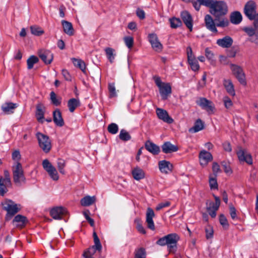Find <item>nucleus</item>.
<instances>
[{"mask_svg": "<svg viewBox=\"0 0 258 258\" xmlns=\"http://www.w3.org/2000/svg\"><path fill=\"white\" fill-rule=\"evenodd\" d=\"M198 104L208 112L213 111L214 107L212 105V102L205 98H201Z\"/></svg>", "mask_w": 258, "mask_h": 258, "instance_id": "obj_29", "label": "nucleus"}, {"mask_svg": "<svg viewBox=\"0 0 258 258\" xmlns=\"http://www.w3.org/2000/svg\"><path fill=\"white\" fill-rule=\"evenodd\" d=\"M217 0H196V1L193 2V7L195 10L199 11L201 8L202 5L205 6L209 8L210 9L212 7V5H214V3Z\"/></svg>", "mask_w": 258, "mask_h": 258, "instance_id": "obj_19", "label": "nucleus"}, {"mask_svg": "<svg viewBox=\"0 0 258 258\" xmlns=\"http://www.w3.org/2000/svg\"><path fill=\"white\" fill-rule=\"evenodd\" d=\"M95 200L96 198L94 196H87L81 200L80 203L83 206H89L95 202Z\"/></svg>", "mask_w": 258, "mask_h": 258, "instance_id": "obj_35", "label": "nucleus"}, {"mask_svg": "<svg viewBox=\"0 0 258 258\" xmlns=\"http://www.w3.org/2000/svg\"><path fill=\"white\" fill-rule=\"evenodd\" d=\"M3 208L7 212L6 216V220H9L18 211L19 209L17 207V205L11 200H8L2 203Z\"/></svg>", "mask_w": 258, "mask_h": 258, "instance_id": "obj_6", "label": "nucleus"}, {"mask_svg": "<svg viewBox=\"0 0 258 258\" xmlns=\"http://www.w3.org/2000/svg\"><path fill=\"white\" fill-rule=\"evenodd\" d=\"M204 22L206 28L213 33H217L218 30L217 27L220 28H225L229 25V20L222 19L221 20H216V18L214 19L209 14L206 15L204 18Z\"/></svg>", "mask_w": 258, "mask_h": 258, "instance_id": "obj_3", "label": "nucleus"}, {"mask_svg": "<svg viewBox=\"0 0 258 258\" xmlns=\"http://www.w3.org/2000/svg\"><path fill=\"white\" fill-rule=\"evenodd\" d=\"M148 39L152 47L154 50L157 52H160L162 50V44L159 41L157 35L156 34H149L148 35Z\"/></svg>", "mask_w": 258, "mask_h": 258, "instance_id": "obj_10", "label": "nucleus"}, {"mask_svg": "<svg viewBox=\"0 0 258 258\" xmlns=\"http://www.w3.org/2000/svg\"><path fill=\"white\" fill-rule=\"evenodd\" d=\"M61 23L64 32L70 36L73 35L74 34V29L72 23L65 20H62Z\"/></svg>", "mask_w": 258, "mask_h": 258, "instance_id": "obj_33", "label": "nucleus"}, {"mask_svg": "<svg viewBox=\"0 0 258 258\" xmlns=\"http://www.w3.org/2000/svg\"><path fill=\"white\" fill-rule=\"evenodd\" d=\"M214 198L215 200V202H211L209 204V206L207 208V210H213L217 211L219 208L220 205V198L213 195Z\"/></svg>", "mask_w": 258, "mask_h": 258, "instance_id": "obj_38", "label": "nucleus"}, {"mask_svg": "<svg viewBox=\"0 0 258 258\" xmlns=\"http://www.w3.org/2000/svg\"><path fill=\"white\" fill-rule=\"evenodd\" d=\"M229 214L233 220H236L238 219L236 214V210L233 205L229 206Z\"/></svg>", "mask_w": 258, "mask_h": 258, "instance_id": "obj_53", "label": "nucleus"}, {"mask_svg": "<svg viewBox=\"0 0 258 258\" xmlns=\"http://www.w3.org/2000/svg\"><path fill=\"white\" fill-rule=\"evenodd\" d=\"M132 174L136 180H140L145 177L144 171L139 167H136L132 170Z\"/></svg>", "mask_w": 258, "mask_h": 258, "instance_id": "obj_31", "label": "nucleus"}, {"mask_svg": "<svg viewBox=\"0 0 258 258\" xmlns=\"http://www.w3.org/2000/svg\"><path fill=\"white\" fill-rule=\"evenodd\" d=\"M159 89L163 100L167 99L168 96L171 93V87L169 83H163Z\"/></svg>", "mask_w": 258, "mask_h": 258, "instance_id": "obj_23", "label": "nucleus"}, {"mask_svg": "<svg viewBox=\"0 0 258 258\" xmlns=\"http://www.w3.org/2000/svg\"><path fill=\"white\" fill-rule=\"evenodd\" d=\"M39 57L45 64H50L53 58V55L48 50L41 49L38 51Z\"/></svg>", "mask_w": 258, "mask_h": 258, "instance_id": "obj_14", "label": "nucleus"}, {"mask_svg": "<svg viewBox=\"0 0 258 258\" xmlns=\"http://www.w3.org/2000/svg\"><path fill=\"white\" fill-rule=\"evenodd\" d=\"M162 152L165 154L175 152L178 150V147L170 142H166L161 146Z\"/></svg>", "mask_w": 258, "mask_h": 258, "instance_id": "obj_24", "label": "nucleus"}, {"mask_svg": "<svg viewBox=\"0 0 258 258\" xmlns=\"http://www.w3.org/2000/svg\"><path fill=\"white\" fill-rule=\"evenodd\" d=\"M243 30L249 36L251 37L250 41L258 45V32L257 30L254 27H245Z\"/></svg>", "mask_w": 258, "mask_h": 258, "instance_id": "obj_21", "label": "nucleus"}, {"mask_svg": "<svg viewBox=\"0 0 258 258\" xmlns=\"http://www.w3.org/2000/svg\"><path fill=\"white\" fill-rule=\"evenodd\" d=\"M36 137L41 150L45 153H49L52 148L51 141L49 137L40 132L36 134Z\"/></svg>", "mask_w": 258, "mask_h": 258, "instance_id": "obj_5", "label": "nucleus"}, {"mask_svg": "<svg viewBox=\"0 0 258 258\" xmlns=\"http://www.w3.org/2000/svg\"><path fill=\"white\" fill-rule=\"evenodd\" d=\"M12 159L15 160V162H19V160L21 159V154L18 150H16L12 153Z\"/></svg>", "mask_w": 258, "mask_h": 258, "instance_id": "obj_59", "label": "nucleus"}, {"mask_svg": "<svg viewBox=\"0 0 258 258\" xmlns=\"http://www.w3.org/2000/svg\"><path fill=\"white\" fill-rule=\"evenodd\" d=\"M93 236L94 238V242L95 243V245H93L94 247H96V249H97L98 251H101V250L102 249V245L100 243L99 238H98L95 232H93Z\"/></svg>", "mask_w": 258, "mask_h": 258, "instance_id": "obj_48", "label": "nucleus"}, {"mask_svg": "<svg viewBox=\"0 0 258 258\" xmlns=\"http://www.w3.org/2000/svg\"><path fill=\"white\" fill-rule=\"evenodd\" d=\"M188 62L193 71H197L200 69L198 60L195 58L188 59Z\"/></svg>", "mask_w": 258, "mask_h": 258, "instance_id": "obj_45", "label": "nucleus"}, {"mask_svg": "<svg viewBox=\"0 0 258 258\" xmlns=\"http://www.w3.org/2000/svg\"><path fill=\"white\" fill-rule=\"evenodd\" d=\"M105 51L107 58L109 61L112 63L114 59V50L110 47H107L105 49Z\"/></svg>", "mask_w": 258, "mask_h": 258, "instance_id": "obj_44", "label": "nucleus"}, {"mask_svg": "<svg viewBox=\"0 0 258 258\" xmlns=\"http://www.w3.org/2000/svg\"><path fill=\"white\" fill-rule=\"evenodd\" d=\"M118 137L121 141L124 142L128 141L131 139V136L130 134L124 129L120 130Z\"/></svg>", "mask_w": 258, "mask_h": 258, "instance_id": "obj_42", "label": "nucleus"}, {"mask_svg": "<svg viewBox=\"0 0 258 258\" xmlns=\"http://www.w3.org/2000/svg\"><path fill=\"white\" fill-rule=\"evenodd\" d=\"M80 102L75 98L70 99L68 102V106L71 112H73L75 109L79 105Z\"/></svg>", "mask_w": 258, "mask_h": 258, "instance_id": "obj_37", "label": "nucleus"}, {"mask_svg": "<svg viewBox=\"0 0 258 258\" xmlns=\"http://www.w3.org/2000/svg\"><path fill=\"white\" fill-rule=\"evenodd\" d=\"M67 213L66 209L62 207L52 208L50 211L51 216L55 220H60L62 216Z\"/></svg>", "mask_w": 258, "mask_h": 258, "instance_id": "obj_13", "label": "nucleus"}, {"mask_svg": "<svg viewBox=\"0 0 258 258\" xmlns=\"http://www.w3.org/2000/svg\"><path fill=\"white\" fill-rule=\"evenodd\" d=\"M124 43L126 46L130 49H131L134 44V38L131 36H126L123 38Z\"/></svg>", "mask_w": 258, "mask_h": 258, "instance_id": "obj_52", "label": "nucleus"}, {"mask_svg": "<svg viewBox=\"0 0 258 258\" xmlns=\"http://www.w3.org/2000/svg\"><path fill=\"white\" fill-rule=\"evenodd\" d=\"M2 180L0 181V195L4 196V195L8 191L7 187L5 186L3 183Z\"/></svg>", "mask_w": 258, "mask_h": 258, "instance_id": "obj_62", "label": "nucleus"}, {"mask_svg": "<svg viewBox=\"0 0 258 258\" xmlns=\"http://www.w3.org/2000/svg\"><path fill=\"white\" fill-rule=\"evenodd\" d=\"M223 85L227 91V92L231 96H234L235 92L234 88V85L230 80H224Z\"/></svg>", "mask_w": 258, "mask_h": 258, "instance_id": "obj_30", "label": "nucleus"}, {"mask_svg": "<svg viewBox=\"0 0 258 258\" xmlns=\"http://www.w3.org/2000/svg\"><path fill=\"white\" fill-rule=\"evenodd\" d=\"M237 155L241 162H245L249 165L252 164V157L246 151L240 149L237 151Z\"/></svg>", "mask_w": 258, "mask_h": 258, "instance_id": "obj_12", "label": "nucleus"}, {"mask_svg": "<svg viewBox=\"0 0 258 258\" xmlns=\"http://www.w3.org/2000/svg\"><path fill=\"white\" fill-rule=\"evenodd\" d=\"M244 14L249 20H253L258 15L256 12V4L253 1L246 3L244 8Z\"/></svg>", "mask_w": 258, "mask_h": 258, "instance_id": "obj_9", "label": "nucleus"}, {"mask_svg": "<svg viewBox=\"0 0 258 258\" xmlns=\"http://www.w3.org/2000/svg\"><path fill=\"white\" fill-rule=\"evenodd\" d=\"M204 124L201 119H198L195 122L194 125L188 130L189 133H196L204 128Z\"/></svg>", "mask_w": 258, "mask_h": 258, "instance_id": "obj_32", "label": "nucleus"}, {"mask_svg": "<svg viewBox=\"0 0 258 258\" xmlns=\"http://www.w3.org/2000/svg\"><path fill=\"white\" fill-rule=\"evenodd\" d=\"M50 98L52 103L55 106H58L60 104V99L57 98L56 95L53 91L50 92Z\"/></svg>", "mask_w": 258, "mask_h": 258, "instance_id": "obj_50", "label": "nucleus"}, {"mask_svg": "<svg viewBox=\"0 0 258 258\" xmlns=\"http://www.w3.org/2000/svg\"><path fill=\"white\" fill-rule=\"evenodd\" d=\"M242 19V15L240 12L236 11L232 13L230 16V21L232 24H238Z\"/></svg>", "mask_w": 258, "mask_h": 258, "instance_id": "obj_34", "label": "nucleus"}, {"mask_svg": "<svg viewBox=\"0 0 258 258\" xmlns=\"http://www.w3.org/2000/svg\"><path fill=\"white\" fill-rule=\"evenodd\" d=\"M96 247H94V246H92L86 250L83 253V256L84 258H94L92 256L96 252Z\"/></svg>", "mask_w": 258, "mask_h": 258, "instance_id": "obj_41", "label": "nucleus"}, {"mask_svg": "<svg viewBox=\"0 0 258 258\" xmlns=\"http://www.w3.org/2000/svg\"><path fill=\"white\" fill-rule=\"evenodd\" d=\"M145 148L154 155H158L160 152V147L150 140H148L145 143Z\"/></svg>", "mask_w": 258, "mask_h": 258, "instance_id": "obj_18", "label": "nucleus"}, {"mask_svg": "<svg viewBox=\"0 0 258 258\" xmlns=\"http://www.w3.org/2000/svg\"><path fill=\"white\" fill-rule=\"evenodd\" d=\"M108 90L110 93V97L112 98L116 96L114 83H109L108 84Z\"/></svg>", "mask_w": 258, "mask_h": 258, "instance_id": "obj_55", "label": "nucleus"}, {"mask_svg": "<svg viewBox=\"0 0 258 258\" xmlns=\"http://www.w3.org/2000/svg\"><path fill=\"white\" fill-rule=\"evenodd\" d=\"M118 126L115 123H111L107 127L108 132L112 135L116 134L118 132Z\"/></svg>", "mask_w": 258, "mask_h": 258, "instance_id": "obj_47", "label": "nucleus"}, {"mask_svg": "<svg viewBox=\"0 0 258 258\" xmlns=\"http://www.w3.org/2000/svg\"><path fill=\"white\" fill-rule=\"evenodd\" d=\"M230 68L233 74L238 80L239 83L243 85H246L245 76L242 68L239 66L231 63L230 64Z\"/></svg>", "mask_w": 258, "mask_h": 258, "instance_id": "obj_7", "label": "nucleus"}, {"mask_svg": "<svg viewBox=\"0 0 258 258\" xmlns=\"http://www.w3.org/2000/svg\"><path fill=\"white\" fill-rule=\"evenodd\" d=\"M136 14H137V16L140 19H144L145 17V13L143 10L138 9L137 10Z\"/></svg>", "mask_w": 258, "mask_h": 258, "instance_id": "obj_64", "label": "nucleus"}, {"mask_svg": "<svg viewBox=\"0 0 258 258\" xmlns=\"http://www.w3.org/2000/svg\"><path fill=\"white\" fill-rule=\"evenodd\" d=\"M200 164L203 166H206L213 159L212 154L205 150L201 151L199 154Z\"/></svg>", "mask_w": 258, "mask_h": 258, "instance_id": "obj_17", "label": "nucleus"}, {"mask_svg": "<svg viewBox=\"0 0 258 258\" xmlns=\"http://www.w3.org/2000/svg\"><path fill=\"white\" fill-rule=\"evenodd\" d=\"M171 203L169 202H165L164 203H161L158 205V206L156 208V210L157 211H159L162 209L169 207Z\"/></svg>", "mask_w": 258, "mask_h": 258, "instance_id": "obj_60", "label": "nucleus"}, {"mask_svg": "<svg viewBox=\"0 0 258 258\" xmlns=\"http://www.w3.org/2000/svg\"><path fill=\"white\" fill-rule=\"evenodd\" d=\"M146 251L144 247L136 248L135 250V258H146Z\"/></svg>", "mask_w": 258, "mask_h": 258, "instance_id": "obj_39", "label": "nucleus"}, {"mask_svg": "<svg viewBox=\"0 0 258 258\" xmlns=\"http://www.w3.org/2000/svg\"><path fill=\"white\" fill-rule=\"evenodd\" d=\"M228 7L226 3L223 1H216L209 10L210 13L212 15L216 20L222 19L228 20L226 17L228 13Z\"/></svg>", "mask_w": 258, "mask_h": 258, "instance_id": "obj_2", "label": "nucleus"}, {"mask_svg": "<svg viewBox=\"0 0 258 258\" xmlns=\"http://www.w3.org/2000/svg\"><path fill=\"white\" fill-rule=\"evenodd\" d=\"M45 107L41 103H38L36 105V117L37 120L41 123L43 122Z\"/></svg>", "mask_w": 258, "mask_h": 258, "instance_id": "obj_28", "label": "nucleus"}, {"mask_svg": "<svg viewBox=\"0 0 258 258\" xmlns=\"http://www.w3.org/2000/svg\"><path fill=\"white\" fill-rule=\"evenodd\" d=\"M53 119L54 123L58 126L61 127L64 124V121L62 117L61 113L58 109H55L53 112Z\"/></svg>", "mask_w": 258, "mask_h": 258, "instance_id": "obj_25", "label": "nucleus"}, {"mask_svg": "<svg viewBox=\"0 0 258 258\" xmlns=\"http://www.w3.org/2000/svg\"><path fill=\"white\" fill-rule=\"evenodd\" d=\"M155 214L153 210L151 208H148L146 215V222L147 224L148 228L152 230H155V225L153 220Z\"/></svg>", "mask_w": 258, "mask_h": 258, "instance_id": "obj_16", "label": "nucleus"}, {"mask_svg": "<svg viewBox=\"0 0 258 258\" xmlns=\"http://www.w3.org/2000/svg\"><path fill=\"white\" fill-rule=\"evenodd\" d=\"M179 239L176 233H170L160 238L156 241V244L161 246L167 245L169 252H174L177 249V244Z\"/></svg>", "mask_w": 258, "mask_h": 258, "instance_id": "obj_1", "label": "nucleus"}, {"mask_svg": "<svg viewBox=\"0 0 258 258\" xmlns=\"http://www.w3.org/2000/svg\"><path fill=\"white\" fill-rule=\"evenodd\" d=\"M62 75L66 81H72V77L69 72L67 70L63 69L62 70Z\"/></svg>", "mask_w": 258, "mask_h": 258, "instance_id": "obj_61", "label": "nucleus"}, {"mask_svg": "<svg viewBox=\"0 0 258 258\" xmlns=\"http://www.w3.org/2000/svg\"><path fill=\"white\" fill-rule=\"evenodd\" d=\"M205 55L207 59L211 60L213 59L214 56V53L208 47L205 49Z\"/></svg>", "mask_w": 258, "mask_h": 258, "instance_id": "obj_57", "label": "nucleus"}, {"mask_svg": "<svg viewBox=\"0 0 258 258\" xmlns=\"http://www.w3.org/2000/svg\"><path fill=\"white\" fill-rule=\"evenodd\" d=\"M13 180L16 184L25 183L26 178L22 164L19 162H15L12 166Z\"/></svg>", "mask_w": 258, "mask_h": 258, "instance_id": "obj_4", "label": "nucleus"}, {"mask_svg": "<svg viewBox=\"0 0 258 258\" xmlns=\"http://www.w3.org/2000/svg\"><path fill=\"white\" fill-rule=\"evenodd\" d=\"M180 17L186 27L190 32H191L193 26V20L191 15L188 12L184 11L181 12Z\"/></svg>", "mask_w": 258, "mask_h": 258, "instance_id": "obj_11", "label": "nucleus"}, {"mask_svg": "<svg viewBox=\"0 0 258 258\" xmlns=\"http://www.w3.org/2000/svg\"><path fill=\"white\" fill-rule=\"evenodd\" d=\"M169 21L172 28H177L182 25V22L179 18L173 17L169 19Z\"/></svg>", "mask_w": 258, "mask_h": 258, "instance_id": "obj_43", "label": "nucleus"}, {"mask_svg": "<svg viewBox=\"0 0 258 258\" xmlns=\"http://www.w3.org/2000/svg\"><path fill=\"white\" fill-rule=\"evenodd\" d=\"M212 170L215 176L221 171L219 165L217 162H214L212 165Z\"/></svg>", "mask_w": 258, "mask_h": 258, "instance_id": "obj_58", "label": "nucleus"}, {"mask_svg": "<svg viewBox=\"0 0 258 258\" xmlns=\"http://www.w3.org/2000/svg\"><path fill=\"white\" fill-rule=\"evenodd\" d=\"M27 222V218L21 215H16L13 220V223H16V226L19 228L24 227Z\"/></svg>", "mask_w": 258, "mask_h": 258, "instance_id": "obj_26", "label": "nucleus"}, {"mask_svg": "<svg viewBox=\"0 0 258 258\" xmlns=\"http://www.w3.org/2000/svg\"><path fill=\"white\" fill-rule=\"evenodd\" d=\"M158 166L160 171L165 174H168L172 171L173 169L172 164L168 161L161 160L158 162Z\"/></svg>", "mask_w": 258, "mask_h": 258, "instance_id": "obj_20", "label": "nucleus"}, {"mask_svg": "<svg viewBox=\"0 0 258 258\" xmlns=\"http://www.w3.org/2000/svg\"><path fill=\"white\" fill-rule=\"evenodd\" d=\"M30 30L31 33L36 36L41 35L44 33L43 30L40 27L37 26H31Z\"/></svg>", "mask_w": 258, "mask_h": 258, "instance_id": "obj_49", "label": "nucleus"}, {"mask_svg": "<svg viewBox=\"0 0 258 258\" xmlns=\"http://www.w3.org/2000/svg\"><path fill=\"white\" fill-rule=\"evenodd\" d=\"M224 105L226 108H229L232 105V102L228 97L224 98Z\"/></svg>", "mask_w": 258, "mask_h": 258, "instance_id": "obj_63", "label": "nucleus"}, {"mask_svg": "<svg viewBox=\"0 0 258 258\" xmlns=\"http://www.w3.org/2000/svg\"><path fill=\"white\" fill-rule=\"evenodd\" d=\"M39 61L38 58L35 55H31L27 60V68L30 70L33 68L34 64Z\"/></svg>", "mask_w": 258, "mask_h": 258, "instance_id": "obj_40", "label": "nucleus"}, {"mask_svg": "<svg viewBox=\"0 0 258 258\" xmlns=\"http://www.w3.org/2000/svg\"><path fill=\"white\" fill-rule=\"evenodd\" d=\"M156 112L158 117L164 122L168 123H172L173 122V119L169 115L166 110L157 108Z\"/></svg>", "mask_w": 258, "mask_h": 258, "instance_id": "obj_15", "label": "nucleus"}, {"mask_svg": "<svg viewBox=\"0 0 258 258\" xmlns=\"http://www.w3.org/2000/svg\"><path fill=\"white\" fill-rule=\"evenodd\" d=\"M219 222L223 227H228L229 226L227 218L223 214H221L220 215Z\"/></svg>", "mask_w": 258, "mask_h": 258, "instance_id": "obj_56", "label": "nucleus"}, {"mask_svg": "<svg viewBox=\"0 0 258 258\" xmlns=\"http://www.w3.org/2000/svg\"><path fill=\"white\" fill-rule=\"evenodd\" d=\"M209 185L211 189H218V183L216 177H210L209 178Z\"/></svg>", "mask_w": 258, "mask_h": 258, "instance_id": "obj_54", "label": "nucleus"}, {"mask_svg": "<svg viewBox=\"0 0 258 258\" xmlns=\"http://www.w3.org/2000/svg\"><path fill=\"white\" fill-rule=\"evenodd\" d=\"M43 169L48 173L50 178L56 181L59 179V175L56 169L48 159H44L42 163Z\"/></svg>", "mask_w": 258, "mask_h": 258, "instance_id": "obj_8", "label": "nucleus"}, {"mask_svg": "<svg viewBox=\"0 0 258 258\" xmlns=\"http://www.w3.org/2000/svg\"><path fill=\"white\" fill-rule=\"evenodd\" d=\"M72 62L74 65L79 68L82 72L84 73L86 71V64L85 62L81 59L72 58Z\"/></svg>", "mask_w": 258, "mask_h": 258, "instance_id": "obj_36", "label": "nucleus"}, {"mask_svg": "<svg viewBox=\"0 0 258 258\" xmlns=\"http://www.w3.org/2000/svg\"><path fill=\"white\" fill-rule=\"evenodd\" d=\"M16 103L12 102H6L2 106V110L4 113L7 114H10L14 113V110L17 108Z\"/></svg>", "mask_w": 258, "mask_h": 258, "instance_id": "obj_27", "label": "nucleus"}, {"mask_svg": "<svg viewBox=\"0 0 258 258\" xmlns=\"http://www.w3.org/2000/svg\"><path fill=\"white\" fill-rule=\"evenodd\" d=\"M66 166V162L62 159H58L57 161V167L59 172L62 174H64L66 172L64 168Z\"/></svg>", "mask_w": 258, "mask_h": 258, "instance_id": "obj_46", "label": "nucleus"}, {"mask_svg": "<svg viewBox=\"0 0 258 258\" xmlns=\"http://www.w3.org/2000/svg\"><path fill=\"white\" fill-rule=\"evenodd\" d=\"M205 232H206V237L207 239H211V238H213L214 231H213V228L211 226L208 225L206 227Z\"/></svg>", "mask_w": 258, "mask_h": 258, "instance_id": "obj_51", "label": "nucleus"}, {"mask_svg": "<svg viewBox=\"0 0 258 258\" xmlns=\"http://www.w3.org/2000/svg\"><path fill=\"white\" fill-rule=\"evenodd\" d=\"M233 39L229 36L217 40L216 43L222 48H229L233 44Z\"/></svg>", "mask_w": 258, "mask_h": 258, "instance_id": "obj_22", "label": "nucleus"}]
</instances>
